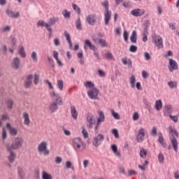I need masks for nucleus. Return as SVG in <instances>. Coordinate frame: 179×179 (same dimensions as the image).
I'll use <instances>...</instances> for the list:
<instances>
[{
  "label": "nucleus",
  "mask_w": 179,
  "mask_h": 179,
  "mask_svg": "<svg viewBox=\"0 0 179 179\" xmlns=\"http://www.w3.org/2000/svg\"><path fill=\"white\" fill-rule=\"evenodd\" d=\"M169 118L173 121V122H178V115H169Z\"/></svg>",
  "instance_id": "obj_49"
},
{
  "label": "nucleus",
  "mask_w": 179,
  "mask_h": 179,
  "mask_svg": "<svg viewBox=\"0 0 179 179\" xmlns=\"http://www.w3.org/2000/svg\"><path fill=\"white\" fill-rule=\"evenodd\" d=\"M11 66L15 71H17L20 68V59L18 57H14L11 62Z\"/></svg>",
  "instance_id": "obj_13"
},
{
  "label": "nucleus",
  "mask_w": 179,
  "mask_h": 179,
  "mask_svg": "<svg viewBox=\"0 0 179 179\" xmlns=\"http://www.w3.org/2000/svg\"><path fill=\"white\" fill-rule=\"evenodd\" d=\"M42 179H52V176L47 173V172L43 171L42 173Z\"/></svg>",
  "instance_id": "obj_39"
},
{
  "label": "nucleus",
  "mask_w": 179,
  "mask_h": 179,
  "mask_svg": "<svg viewBox=\"0 0 179 179\" xmlns=\"http://www.w3.org/2000/svg\"><path fill=\"white\" fill-rule=\"evenodd\" d=\"M76 27L77 30H82V22H80V17H78L76 22Z\"/></svg>",
  "instance_id": "obj_33"
},
{
  "label": "nucleus",
  "mask_w": 179,
  "mask_h": 179,
  "mask_svg": "<svg viewBox=\"0 0 179 179\" xmlns=\"http://www.w3.org/2000/svg\"><path fill=\"white\" fill-rule=\"evenodd\" d=\"M111 114H112V117H113V118H115V120H120V114H118L117 112L114 111V109H111Z\"/></svg>",
  "instance_id": "obj_36"
},
{
  "label": "nucleus",
  "mask_w": 179,
  "mask_h": 179,
  "mask_svg": "<svg viewBox=\"0 0 179 179\" xmlns=\"http://www.w3.org/2000/svg\"><path fill=\"white\" fill-rule=\"evenodd\" d=\"M40 80V76L38 74H34V85H38V80Z\"/></svg>",
  "instance_id": "obj_50"
},
{
  "label": "nucleus",
  "mask_w": 179,
  "mask_h": 179,
  "mask_svg": "<svg viewBox=\"0 0 179 179\" xmlns=\"http://www.w3.org/2000/svg\"><path fill=\"white\" fill-rule=\"evenodd\" d=\"M169 72H173V71H178V64H177V62L173 59H169Z\"/></svg>",
  "instance_id": "obj_7"
},
{
  "label": "nucleus",
  "mask_w": 179,
  "mask_h": 179,
  "mask_svg": "<svg viewBox=\"0 0 179 179\" xmlns=\"http://www.w3.org/2000/svg\"><path fill=\"white\" fill-rule=\"evenodd\" d=\"M46 24L43 20H39L36 23L38 27H45Z\"/></svg>",
  "instance_id": "obj_48"
},
{
  "label": "nucleus",
  "mask_w": 179,
  "mask_h": 179,
  "mask_svg": "<svg viewBox=\"0 0 179 179\" xmlns=\"http://www.w3.org/2000/svg\"><path fill=\"white\" fill-rule=\"evenodd\" d=\"M148 155V152L145 149H141L140 150V156L141 157H146V155Z\"/></svg>",
  "instance_id": "obj_54"
},
{
  "label": "nucleus",
  "mask_w": 179,
  "mask_h": 179,
  "mask_svg": "<svg viewBox=\"0 0 179 179\" xmlns=\"http://www.w3.org/2000/svg\"><path fill=\"white\" fill-rule=\"evenodd\" d=\"M99 117L97 119L98 124H101V122H104V120H106V116L104 115V113L103 111L100 110L98 112Z\"/></svg>",
  "instance_id": "obj_20"
},
{
  "label": "nucleus",
  "mask_w": 179,
  "mask_h": 179,
  "mask_svg": "<svg viewBox=\"0 0 179 179\" xmlns=\"http://www.w3.org/2000/svg\"><path fill=\"white\" fill-rule=\"evenodd\" d=\"M21 58H26V52L24 51V48L22 46L18 51Z\"/></svg>",
  "instance_id": "obj_32"
},
{
  "label": "nucleus",
  "mask_w": 179,
  "mask_h": 179,
  "mask_svg": "<svg viewBox=\"0 0 179 179\" xmlns=\"http://www.w3.org/2000/svg\"><path fill=\"white\" fill-rule=\"evenodd\" d=\"M65 167L67 169V170H69V169H71V170H75V167L72 166V162L71 161H66L65 163Z\"/></svg>",
  "instance_id": "obj_34"
},
{
  "label": "nucleus",
  "mask_w": 179,
  "mask_h": 179,
  "mask_svg": "<svg viewBox=\"0 0 179 179\" xmlns=\"http://www.w3.org/2000/svg\"><path fill=\"white\" fill-rule=\"evenodd\" d=\"M6 13L8 17H11L12 19H17V17L20 16V13L19 12L15 13L13 11L10 10H6Z\"/></svg>",
  "instance_id": "obj_17"
},
{
  "label": "nucleus",
  "mask_w": 179,
  "mask_h": 179,
  "mask_svg": "<svg viewBox=\"0 0 179 179\" xmlns=\"http://www.w3.org/2000/svg\"><path fill=\"white\" fill-rule=\"evenodd\" d=\"M87 121L88 124L95 123L96 120H94V115L91 113H88L87 115Z\"/></svg>",
  "instance_id": "obj_25"
},
{
  "label": "nucleus",
  "mask_w": 179,
  "mask_h": 179,
  "mask_svg": "<svg viewBox=\"0 0 179 179\" xmlns=\"http://www.w3.org/2000/svg\"><path fill=\"white\" fill-rule=\"evenodd\" d=\"M177 82L176 81L168 82V86L170 87V89H175V87H177Z\"/></svg>",
  "instance_id": "obj_35"
},
{
  "label": "nucleus",
  "mask_w": 179,
  "mask_h": 179,
  "mask_svg": "<svg viewBox=\"0 0 179 179\" xmlns=\"http://www.w3.org/2000/svg\"><path fill=\"white\" fill-rule=\"evenodd\" d=\"M10 135H12V136H16V135H17V129H15V128H12L10 129Z\"/></svg>",
  "instance_id": "obj_51"
},
{
  "label": "nucleus",
  "mask_w": 179,
  "mask_h": 179,
  "mask_svg": "<svg viewBox=\"0 0 179 179\" xmlns=\"http://www.w3.org/2000/svg\"><path fill=\"white\" fill-rule=\"evenodd\" d=\"M155 109L157 110V111H160L162 108H163V103L162 102V100H157L155 102Z\"/></svg>",
  "instance_id": "obj_26"
},
{
  "label": "nucleus",
  "mask_w": 179,
  "mask_h": 179,
  "mask_svg": "<svg viewBox=\"0 0 179 179\" xmlns=\"http://www.w3.org/2000/svg\"><path fill=\"white\" fill-rule=\"evenodd\" d=\"M62 15L65 19H69L71 17V12H68L66 9L63 10Z\"/></svg>",
  "instance_id": "obj_38"
},
{
  "label": "nucleus",
  "mask_w": 179,
  "mask_h": 179,
  "mask_svg": "<svg viewBox=\"0 0 179 179\" xmlns=\"http://www.w3.org/2000/svg\"><path fill=\"white\" fill-rule=\"evenodd\" d=\"M158 161L159 163H160L161 164H163V163H164V155H163V153L160 152L158 155Z\"/></svg>",
  "instance_id": "obj_40"
},
{
  "label": "nucleus",
  "mask_w": 179,
  "mask_h": 179,
  "mask_svg": "<svg viewBox=\"0 0 179 179\" xmlns=\"http://www.w3.org/2000/svg\"><path fill=\"white\" fill-rule=\"evenodd\" d=\"M6 104H7V108H8V110H12L13 107V101H12V99H8L6 101Z\"/></svg>",
  "instance_id": "obj_42"
},
{
  "label": "nucleus",
  "mask_w": 179,
  "mask_h": 179,
  "mask_svg": "<svg viewBox=\"0 0 179 179\" xmlns=\"http://www.w3.org/2000/svg\"><path fill=\"white\" fill-rule=\"evenodd\" d=\"M85 87H89V89H92V87L94 88V84L93 83H92L91 81H87L85 83Z\"/></svg>",
  "instance_id": "obj_46"
},
{
  "label": "nucleus",
  "mask_w": 179,
  "mask_h": 179,
  "mask_svg": "<svg viewBox=\"0 0 179 179\" xmlns=\"http://www.w3.org/2000/svg\"><path fill=\"white\" fill-rule=\"evenodd\" d=\"M171 142L172 143L173 150H175V152H177L178 150V142L177 141V138H176V137L172 138L171 139Z\"/></svg>",
  "instance_id": "obj_23"
},
{
  "label": "nucleus",
  "mask_w": 179,
  "mask_h": 179,
  "mask_svg": "<svg viewBox=\"0 0 179 179\" xmlns=\"http://www.w3.org/2000/svg\"><path fill=\"white\" fill-rule=\"evenodd\" d=\"M85 44L90 48V50H92L93 51H96V45L92 44L89 39L85 40Z\"/></svg>",
  "instance_id": "obj_30"
},
{
  "label": "nucleus",
  "mask_w": 179,
  "mask_h": 179,
  "mask_svg": "<svg viewBox=\"0 0 179 179\" xmlns=\"http://www.w3.org/2000/svg\"><path fill=\"white\" fill-rule=\"evenodd\" d=\"M86 22L90 26H94L97 22V16L96 14H90L86 17Z\"/></svg>",
  "instance_id": "obj_9"
},
{
  "label": "nucleus",
  "mask_w": 179,
  "mask_h": 179,
  "mask_svg": "<svg viewBox=\"0 0 179 179\" xmlns=\"http://www.w3.org/2000/svg\"><path fill=\"white\" fill-rule=\"evenodd\" d=\"M33 74H29L28 76L26 77L24 82V87H25V89H29L30 86H31V80H33Z\"/></svg>",
  "instance_id": "obj_15"
},
{
  "label": "nucleus",
  "mask_w": 179,
  "mask_h": 179,
  "mask_svg": "<svg viewBox=\"0 0 179 179\" xmlns=\"http://www.w3.org/2000/svg\"><path fill=\"white\" fill-rule=\"evenodd\" d=\"M154 43L158 48H163V38L160 36H155Z\"/></svg>",
  "instance_id": "obj_16"
},
{
  "label": "nucleus",
  "mask_w": 179,
  "mask_h": 179,
  "mask_svg": "<svg viewBox=\"0 0 179 179\" xmlns=\"http://www.w3.org/2000/svg\"><path fill=\"white\" fill-rule=\"evenodd\" d=\"M158 142L160 143L162 148H167V143L164 142V138H163V134L162 132L159 133Z\"/></svg>",
  "instance_id": "obj_18"
},
{
  "label": "nucleus",
  "mask_w": 179,
  "mask_h": 179,
  "mask_svg": "<svg viewBox=\"0 0 179 179\" xmlns=\"http://www.w3.org/2000/svg\"><path fill=\"white\" fill-rule=\"evenodd\" d=\"M53 44L56 46V47H58L61 45V42L59 41V38H55L54 40H53Z\"/></svg>",
  "instance_id": "obj_57"
},
{
  "label": "nucleus",
  "mask_w": 179,
  "mask_h": 179,
  "mask_svg": "<svg viewBox=\"0 0 179 179\" xmlns=\"http://www.w3.org/2000/svg\"><path fill=\"white\" fill-rule=\"evenodd\" d=\"M57 86L59 90H64V81H62V80H58Z\"/></svg>",
  "instance_id": "obj_41"
},
{
  "label": "nucleus",
  "mask_w": 179,
  "mask_h": 179,
  "mask_svg": "<svg viewBox=\"0 0 179 179\" xmlns=\"http://www.w3.org/2000/svg\"><path fill=\"white\" fill-rule=\"evenodd\" d=\"M51 26L50 24L46 23L45 24V27H46L48 31H49L50 33H52V28H51Z\"/></svg>",
  "instance_id": "obj_62"
},
{
  "label": "nucleus",
  "mask_w": 179,
  "mask_h": 179,
  "mask_svg": "<svg viewBox=\"0 0 179 179\" xmlns=\"http://www.w3.org/2000/svg\"><path fill=\"white\" fill-rule=\"evenodd\" d=\"M3 33H6L8 31H10V26L6 25V27H4L3 28Z\"/></svg>",
  "instance_id": "obj_64"
},
{
  "label": "nucleus",
  "mask_w": 179,
  "mask_h": 179,
  "mask_svg": "<svg viewBox=\"0 0 179 179\" xmlns=\"http://www.w3.org/2000/svg\"><path fill=\"white\" fill-rule=\"evenodd\" d=\"M136 141L138 142V143H141V142H143V141H145V129L141 128L138 130L136 136Z\"/></svg>",
  "instance_id": "obj_12"
},
{
  "label": "nucleus",
  "mask_w": 179,
  "mask_h": 179,
  "mask_svg": "<svg viewBox=\"0 0 179 179\" xmlns=\"http://www.w3.org/2000/svg\"><path fill=\"white\" fill-rule=\"evenodd\" d=\"M101 5L105 8L104 20L106 26L108 25L110 20H111V10H108V0H105L101 3Z\"/></svg>",
  "instance_id": "obj_2"
},
{
  "label": "nucleus",
  "mask_w": 179,
  "mask_h": 179,
  "mask_svg": "<svg viewBox=\"0 0 179 179\" xmlns=\"http://www.w3.org/2000/svg\"><path fill=\"white\" fill-rule=\"evenodd\" d=\"M151 136H157V128L156 127H153L150 131Z\"/></svg>",
  "instance_id": "obj_43"
},
{
  "label": "nucleus",
  "mask_w": 179,
  "mask_h": 179,
  "mask_svg": "<svg viewBox=\"0 0 179 179\" xmlns=\"http://www.w3.org/2000/svg\"><path fill=\"white\" fill-rule=\"evenodd\" d=\"M111 150L117 156V157H121V152L118 151V148L115 144L111 145Z\"/></svg>",
  "instance_id": "obj_24"
},
{
  "label": "nucleus",
  "mask_w": 179,
  "mask_h": 179,
  "mask_svg": "<svg viewBox=\"0 0 179 179\" xmlns=\"http://www.w3.org/2000/svg\"><path fill=\"white\" fill-rule=\"evenodd\" d=\"M31 57L32 59L33 62H38V59L37 58V53L34 51L32 52L31 55Z\"/></svg>",
  "instance_id": "obj_37"
},
{
  "label": "nucleus",
  "mask_w": 179,
  "mask_h": 179,
  "mask_svg": "<svg viewBox=\"0 0 179 179\" xmlns=\"http://www.w3.org/2000/svg\"><path fill=\"white\" fill-rule=\"evenodd\" d=\"M18 179H24V172L22 168H18L17 170Z\"/></svg>",
  "instance_id": "obj_31"
},
{
  "label": "nucleus",
  "mask_w": 179,
  "mask_h": 179,
  "mask_svg": "<svg viewBox=\"0 0 179 179\" xmlns=\"http://www.w3.org/2000/svg\"><path fill=\"white\" fill-rule=\"evenodd\" d=\"M148 29H149V25H148V23H146L145 27H144V30H143V35L148 36V34H149V33L148 32Z\"/></svg>",
  "instance_id": "obj_59"
},
{
  "label": "nucleus",
  "mask_w": 179,
  "mask_h": 179,
  "mask_svg": "<svg viewBox=\"0 0 179 179\" xmlns=\"http://www.w3.org/2000/svg\"><path fill=\"white\" fill-rule=\"evenodd\" d=\"M6 150L10 153V155L8 157V159L10 163H13L15 162V158L16 157V154L13 152L15 150L13 148H10L9 145H6Z\"/></svg>",
  "instance_id": "obj_10"
},
{
  "label": "nucleus",
  "mask_w": 179,
  "mask_h": 179,
  "mask_svg": "<svg viewBox=\"0 0 179 179\" xmlns=\"http://www.w3.org/2000/svg\"><path fill=\"white\" fill-rule=\"evenodd\" d=\"M71 115L73 120H78V110H76V107H75V106H71Z\"/></svg>",
  "instance_id": "obj_19"
},
{
  "label": "nucleus",
  "mask_w": 179,
  "mask_h": 179,
  "mask_svg": "<svg viewBox=\"0 0 179 179\" xmlns=\"http://www.w3.org/2000/svg\"><path fill=\"white\" fill-rule=\"evenodd\" d=\"M64 36L66 37V40L67 41V43H69L71 41V35H69V34L68 33V31H64Z\"/></svg>",
  "instance_id": "obj_53"
},
{
  "label": "nucleus",
  "mask_w": 179,
  "mask_h": 179,
  "mask_svg": "<svg viewBox=\"0 0 179 179\" xmlns=\"http://www.w3.org/2000/svg\"><path fill=\"white\" fill-rule=\"evenodd\" d=\"M129 51H130V52H136V51H138V47L135 45H131L129 47Z\"/></svg>",
  "instance_id": "obj_44"
},
{
  "label": "nucleus",
  "mask_w": 179,
  "mask_h": 179,
  "mask_svg": "<svg viewBox=\"0 0 179 179\" xmlns=\"http://www.w3.org/2000/svg\"><path fill=\"white\" fill-rule=\"evenodd\" d=\"M129 82L131 89H135V83H136V78H135V76L131 75L129 78Z\"/></svg>",
  "instance_id": "obj_28"
},
{
  "label": "nucleus",
  "mask_w": 179,
  "mask_h": 179,
  "mask_svg": "<svg viewBox=\"0 0 179 179\" xmlns=\"http://www.w3.org/2000/svg\"><path fill=\"white\" fill-rule=\"evenodd\" d=\"M87 94L91 100H97L99 99V90L97 88H92L88 91Z\"/></svg>",
  "instance_id": "obj_8"
},
{
  "label": "nucleus",
  "mask_w": 179,
  "mask_h": 179,
  "mask_svg": "<svg viewBox=\"0 0 179 179\" xmlns=\"http://www.w3.org/2000/svg\"><path fill=\"white\" fill-rule=\"evenodd\" d=\"M38 152H39V153L43 152L45 156H48V155H50V151L47 149V142L43 141L38 145Z\"/></svg>",
  "instance_id": "obj_4"
},
{
  "label": "nucleus",
  "mask_w": 179,
  "mask_h": 179,
  "mask_svg": "<svg viewBox=\"0 0 179 179\" xmlns=\"http://www.w3.org/2000/svg\"><path fill=\"white\" fill-rule=\"evenodd\" d=\"M82 145H83V141H82L80 137L75 138L73 140V148L75 150L80 151Z\"/></svg>",
  "instance_id": "obj_6"
},
{
  "label": "nucleus",
  "mask_w": 179,
  "mask_h": 179,
  "mask_svg": "<svg viewBox=\"0 0 179 179\" xmlns=\"http://www.w3.org/2000/svg\"><path fill=\"white\" fill-rule=\"evenodd\" d=\"M8 137V135L6 134V130L5 128H3V131H2V139L3 141H5L6 138Z\"/></svg>",
  "instance_id": "obj_61"
},
{
  "label": "nucleus",
  "mask_w": 179,
  "mask_h": 179,
  "mask_svg": "<svg viewBox=\"0 0 179 179\" xmlns=\"http://www.w3.org/2000/svg\"><path fill=\"white\" fill-rule=\"evenodd\" d=\"M131 15H132V16H135V17L143 16V15H145V10L141 8L132 10L131 11Z\"/></svg>",
  "instance_id": "obj_14"
},
{
  "label": "nucleus",
  "mask_w": 179,
  "mask_h": 179,
  "mask_svg": "<svg viewBox=\"0 0 179 179\" xmlns=\"http://www.w3.org/2000/svg\"><path fill=\"white\" fill-rule=\"evenodd\" d=\"M23 118L24 120V125H29V124H30V119L29 118V113H24Z\"/></svg>",
  "instance_id": "obj_29"
},
{
  "label": "nucleus",
  "mask_w": 179,
  "mask_h": 179,
  "mask_svg": "<svg viewBox=\"0 0 179 179\" xmlns=\"http://www.w3.org/2000/svg\"><path fill=\"white\" fill-rule=\"evenodd\" d=\"M103 37H104V34H101V32L92 36V38L95 44H99L101 47H107L108 43L106 40L103 39Z\"/></svg>",
  "instance_id": "obj_1"
},
{
  "label": "nucleus",
  "mask_w": 179,
  "mask_h": 179,
  "mask_svg": "<svg viewBox=\"0 0 179 179\" xmlns=\"http://www.w3.org/2000/svg\"><path fill=\"white\" fill-rule=\"evenodd\" d=\"M134 121H138L139 120V113L138 112H135L133 115Z\"/></svg>",
  "instance_id": "obj_63"
},
{
  "label": "nucleus",
  "mask_w": 179,
  "mask_h": 179,
  "mask_svg": "<svg viewBox=\"0 0 179 179\" xmlns=\"http://www.w3.org/2000/svg\"><path fill=\"white\" fill-rule=\"evenodd\" d=\"M169 135H171V136H172V138H174V135L176 138H178V131H177V130L173 129V127L169 126Z\"/></svg>",
  "instance_id": "obj_22"
},
{
  "label": "nucleus",
  "mask_w": 179,
  "mask_h": 179,
  "mask_svg": "<svg viewBox=\"0 0 179 179\" xmlns=\"http://www.w3.org/2000/svg\"><path fill=\"white\" fill-rule=\"evenodd\" d=\"M112 134L113 135H114L116 139H118V138H120V134H118V130L117 129H112Z\"/></svg>",
  "instance_id": "obj_47"
},
{
  "label": "nucleus",
  "mask_w": 179,
  "mask_h": 179,
  "mask_svg": "<svg viewBox=\"0 0 179 179\" xmlns=\"http://www.w3.org/2000/svg\"><path fill=\"white\" fill-rule=\"evenodd\" d=\"M83 130H82V134L83 135V138L85 139H86L87 138H89V134L87 133V131H86V129H85V127H82Z\"/></svg>",
  "instance_id": "obj_52"
},
{
  "label": "nucleus",
  "mask_w": 179,
  "mask_h": 179,
  "mask_svg": "<svg viewBox=\"0 0 179 179\" xmlns=\"http://www.w3.org/2000/svg\"><path fill=\"white\" fill-rule=\"evenodd\" d=\"M51 97H55L54 103H56L57 106H62L64 103L62 102V97L59 95V94H55V92L52 91L50 93Z\"/></svg>",
  "instance_id": "obj_11"
},
{
  "label": "nucleus",
  "mask_w": 179,
  "mask_h": 179,
  "mask_svg": "<svg viewBox=\"0 0 179 179\" xmlns=\"http://www.w3.org/2000/svg\"><path fill=\"white\" fill-rule=\"evenodd\" d=\"M105 57L106 59H109L110 61H111V59H114V56H113L112 52H106L105 54Z\"/></svg>",
  "instance_id": "obj_45"
},
{
  "label": "nucleus",
  "mask_w": 179,
  "mask_h": 179,
  "mask_svg": "<svg viewBox=\"0 0 179 179\" xmlns=\"http://www.w3.org/2000/svg\"><path fill=\"white\" fill-rule=\"evenodd\" d=\"M129 36V34H128V31L124 30L123 32V37H124V41H128Z\"/></svg>",
  "instance_id": "obj_60"
},
{
  "label": "nucleus",
  "mask_w": 179,
  "mask_h": 179,
  "mask_svg": "<svg viewBox=\"0 0 179 179\" xmlns=\"http://www.w3.org/2000/svg\"><path fill=\"white\" fill-rule=\"evenodd\" d=\"M137 38H138V35L136 34V31H133L132 34L130 37L131 43H136Z\"/></svg>",
  "instance_id": "obj_27"
},
{
  "label": "nucleus",
  "mask_w": 179,
  "mask_h": 179,
  "mask_svg": "<svg viewBox=\"0 0 179 179\" xmlns=\"http://www.w3.org/2000/svg\"><path fill=\"white\" fill-rule=\"evenodd\" d=\"M55 162L56 164H61V163H62V158L61 157H56Z\"/></svg>",
  "instance_id": "obj_58"
},
{
  "label": "nucleus",
  "mask_w": 179,
  "mask_h": 179,
  "mask_svg": "<svg viewBox=\"0 0 179 179\" xmlns=\"http://www.w3.org/2000/svg\"><path fill=\"white\" fill-rule=\"evenodd\" d=\"M73 8L77 12L78 15H80V8L78 6V5L73 3Z\"/></svg>",
  "instance_id": "obj_56"
},
{
  "label": "nucleus",
  "mask_w": 179,
  "mask_h": 179,
  "mask_svg": "<svg viewBox=\"0 0 179 179\" xmlns=\"http://www.w3.org/2000/svg\"><path fill=\"white\" fill-rule=\"evenodd\" d=\"M58 110V105L57 104V102H52L49 106V110L50 113H55Z\"/></svg>",
  "instance_id": "obj_21"
},
{
  "label": "nucleus",
  "mask_w": 179,
  "mask_h": 179,
  "mask_svg": "<svg viewBox=\"0 0 179 179\" xmlns=\"http://www.w3.org/2000/svg\"><path fill=\"white\" fill-rule=\"evenodd\" d=\"M165 110L168 113V114H171V113H173V110L171 109V105H166Z\"/></svg>",
  "instance_id": "obj_55"
},
{
  "label": "nucleus",
  "mask_w": 179,
  "mask_h": 179,
  "mask_svg": "<svg viewBox=\"0 0 179 179\" xmlns=\"http://www.w3.org/2000/svg\"><path fill=\"white\" fill-rule=\"evenodd\" d=\"M103 141H104V136L101 134H99L94 138L93 145L95 146V148H99V146L103 143Z\"/></svg>",
  "instance_id": "obj_5"
},
{
  "label": "nucleus",
  "mask_w": 179,
  "mask_h": 179,
  "mask_svg": "<svg viewBox=\"0 0 179 179\" xmlns=\"http://www.w3.org/2000/svg\"><path fill=\"white\" fill-rule=\"evenodd\" d=\"M24 143V139L22 137H16L12 142L11 145H9L10 148L14 149V150H17L22 148L23 144Z\"/></svg>",
  "instance_id": "obj_3"
}]
</instances>
